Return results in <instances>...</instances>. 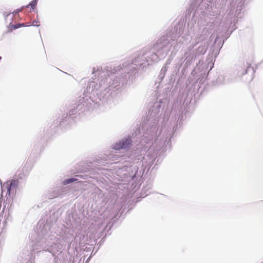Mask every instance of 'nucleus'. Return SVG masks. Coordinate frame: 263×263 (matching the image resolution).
Wrapping results in <instances>:
<instances>
[{
  "label": "nucleus",
  "instance_id": "f257e3e1",
  "mask_svg": "<svg viewBox=\"0 0 263 263\" xmlns=\"http://www.w3.org/2000/svg\"><path fill=\"white\" fill-rule=\"evenodd\" d=\"M131 141L129 139H126L122 142H119L115 146V148L117 149L127 148L130 145Z\"/></svg>",
  "mask_w": 263,
  "mask_h": 263
},
{
  "label": "nucleus",
  "instance_id": "f03ea898",
  "mask_svg": "<svg viewBox=\"0 0 263 263\" xmlns=\"http://www.w3.org/2000/svg\"><path fill=\"white\" fill-rule=\"evenodd\" d=\"M17 184V181L14 180H11L9 183H7L6 187L7 189V192L9 194H10L12 188L16 187Z\"/></svg>",
  "mask_w": 263,
  "mask_h": 263
},
{
  "label": "nucleus",
  "instance_id": "7ed1b4c3",
  "mask_svg": "<svg viewBox=\"0 0 263 263\" xmlns=\"http://www.w3.org/2000/svg\"><path fill=\"white\" fill-rule=\"evenodd\" d=\"M25 26V24L24 23H19L15 25H13L10 24L9 26V30L8 32H11L12 30L17 29L21 27Z\"/></svg>",
  "mask_w": 263,
  "mask_h": 263
},
{
  "label": "nucleus",
  "instance_id": "20e7f679",
  "mask_svg": "<svg viewBox=\"0 0 263 263\" xmlns=\"http://www.w3.org/2000/svg\"><path fill=\"white\" fill-rule=\"evenodd\" d=\"M36 0H33L27 6V7L31 6L33 9H34V7L36 5Z\"/></svg>",
  "mask_w": 263,
  "mask_h": 263
},
{
  "label": "nucleus",
  "instance_id": "39448f33",
  "mask_svg": "<svg viewBox=\"0 0 263 263\" xmlns=\"http://www.w3.org/2000/svg\"><path fill=\"white\" fill-rule=\"evenodd\" d=\"M76 180H77V179H75V178H70L68 179H66L64 181V184H67L70 183L71 182H74Z\"/></svg>",
  "mask_w": 263,
  "mask_h": 263
},
{
  "label": "nucleus",
  "instance_id": "423d86ee",
  "mask_svg": "<svg viewBox=\"0 0 263 263\" xmlns=\"http://www.w3.org/2000/svg\"><path fill=\"white\" fill-rule=\"evenodd\" d=\"M2 59V57L0 56V61Z\"/></svg>",
  "mask_w": 263,
  "mask_h": 263
}]
</instances>
